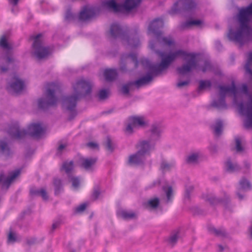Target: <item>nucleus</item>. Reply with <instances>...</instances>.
Wrapping results in <instances>:
<instances>
[{
  "mask_svg": "<svg viewBox=\"0 0 252 252\" xmlns=\"http://www.w3.org/2000/svg\"><path fill=\"white\" fill-rule=\"evenodd\" d=\"M158 41L164 46H170L174 44L175 42L171 37H162L161 35L159 37H156Z\"/></svg>",
  "mask_w": 252,
  "mask_h": 252,
  "instance_id": "7c9ffc66",
  "label": "nucleus"
},
{
  "mask_svg": "<svg viewBox=\"0 0 252 252\" xmlns=\"http://www.w3.org/2000/svg\"><path fill=\"white\" fill-rule=\"evenodd\" d=\"M160 184V180H157L156 181H154L152 183H151L150 185H149V186L147 187V188L152 189L153 188L156 187L157 186L159 185Z\"/></svg>",
  "mask_w": 252,
  "mask_h": 252,
  "instance_id": "13d9d810",
  "label": "nucleus"
},
{
  "mask_svg": "<svg viewBox=\"0 0 252 252\" xmlns=\"http://www.w3.org/2000/svg\"><path fill=\"white\" fill-rule=\"evenodd\" d=\"M7 241L8 242H15L16 241V234L12 232H10L8 236Z\"/></svg>",
  "mask_w": 252,
  "mask_h": 252,
  "instance_id": "5fc2aeb1",
  "label": "nucleus"
},
{
  "mask_svg": "<svg viewBox=\"0 0 252 252\" xmlns=\"http://www.w3.org/2000/svg\"><path fill=\"white\" fill-rule=\"evenodd\" d=\"M20 169H17L12 171L7 177H6L3 173H1L0 174V184H1V189L5 190H8L11 184L14 180L20 175Z\"/></svg>",
  "mask_w": 252,
  "mask_h": 252,
  "instance_id": "f8f14e48",
  "label": "nucleus"
},
{
  "mask_svg": "<svg viewBox=\"0 0 252 252\" xmlns=\"http://www.w3.org/2000/svg\"><path fill=\"white\" fill-rule=\"evenodd\" d=\"M129 120L131 122L133 126H143L146 123L142 117L132 116L129 118Z\"/></svg>",
  "mask_w": 252,
  "mask_h": 252,
  "instance_id": "c85d7f7f",
  "label": "nucleus"
},
{
  "mask_svg": "<svg viewBox=\"0 0 252 252\" xmlns=\"http://www.w3.org/2000/svg\"><path fill=\"white\" fill-rule=\"evenodd\" d=\"M198 158V156L197 154H193L188 157L187 162L189 163L195 162L197 161Z\"/></svg>",
  "mask_w": 252,
  "mask_h": 252,
  "instance_id": "8fccbe9b",
  "label": "nucleus"
},
{
  "mask_svg": "<svg viewBox=\"0 0 252 252\" xmlns=\"http://www.w3.org/2000/svg\"><path fill=\"white\" fill-rule=\"evenodd\" d=\"M102 6L109 11L122 12L125 10L129 11L132 10L134 5H132L131 0H126L123 4L117 3L115 0H107L102 1Z\"/></svg>",
  "mask_w": 252,
  "mask_h": 252,
  "instance_id": "9d476101",
  "label": "nucleus"
},
{
  "mask_svg": "<svg viewBox=\"0 0 252 252\" xmlns=\"http://www.w3.org/2000/svg\"><path fill=\"white\" fill-rule=\"evenodd\" d=\"M157 75H155L153 73L147 72L146 75L143 76L136 81H132L134 85H135L137 88L141 86L148 84L153 79V78Z\"/></svg>",
  "mask_w": 252,
  "mask_h": 252,
  "instance_id": "aec40b11",
  "label": "nucleus"
},
{
  "mask_svg": "<svg viewBox=\"0 0 252 252\" xmlns=\"http://www.w3.org/2000/svg\"><path fill=\"white\" fill-rule=\"evenodd\" d=\"M109 33L112 38H120L131 48L137 47L140 44L137 29L127 32L119 24L113 23L111 26Z\"/></svg>",
  "mask_w": 252,
  "mask_h": 252,
  "instance_id": "20e7f679",
  "label": "nucleus"
},
{
  "mask_svg": "<svg viewBox=\"0 0 252 252\" xmlns=\"http://www.w3.org/2000/svg\"><path fill=\"white\" fill-rule=\"evenodd\" d=\"M134 85L132 81L127 82L126 84L124 85L121 89L122 93L125 95H127L129 94V88Z\"/></svg>",
  "mask_w": 252,
  "mask_h": 252,
  "instance_id": "37998d69",
  "label": "nucleus"
},
{
  "mask_svg": "<svg viewBox=\"0 0 252 252\" xmlns=\"http://www.w3.org/2000/svg\"><path fill=\"white\" fill-rule=\"evenodd\" d=\"M130 59L131 61L135 64V66L136 67L138 66V61L137 60V55L135 53H125L122 55L121 57V65L120 67V70L122 72H126L127 71L126 67L125 64L126 61Z\"/></svg>",
  "mask_w": 252,
  "mask_h": 252,
  "instance_id": "2eb2a0df",
  "label": "nucleus"
},
{
  "mask_svg": "<svg viewBox=\"0 0 252 252\" xmlns=\"http://www.w3.org/2000/svg\"><path fill=\"white\" fill-rule=\"evenodd\" d=\"M226 170L229 172H234L239 171L241 168L237 163H233L230 158L227 159L225 163Z\"/></svg>",
  "mask_w": 252,
  "mask_h": 252,
  "instance_id": "b1692460",
  "label": "nucleus"
},
{
  "mask_svg": "<svg viewBox=\"0 0 252 252\" xmlns=\"http://www.w3.org/2000/svg\"><path fill=\"white\" fill-rule=\"evenodd\" d=\"M211 128L214 130V134L217 136H220L222 132V122L220 120L217 121L215 125L211 126Z\"/></svg>",
  "mask_w": 252,
  "mask_h": 252,
  "instance_id": "c756f323",
  "label": "nucleus"
},
{
  "mask_svg": "<svg viewBox=\"0 0 252 252\" xmlns=\"http://www.w3.org/2000/svg\"><path fill=\"white\" fill-rule=\"evenodd\" d=\"M73 88L76 94L64 96L63 98V105L66 106V109L70 111L69 121L73 119L77 115V112L75 108L80 96L82 94L87 95L91 94L92 86L89 82L80 80L73 85Z\"/></svg>",
  "mask_w": 252,
  "mask_h": 252,
  "instance_id": "f03ea898",
  "label": "nucleus"
},
{
  "mask_svg": "<svg viewBox=\"0 0 252 252\" xmlns=\"http://www.w3.org/2000/svg\"><path fill=\"white\" fill-rule=\"evenodd\" d=\"M145 157L136 152L129 156L127 161L129 165H143L145 163Z\"/></svg>",
  "mask_w": 252,
  "mask_h": 252,
  "instance_id": "f3484780",
  "label": "nucleus"
},
{
  "mask_svg": "<svg viewBox=\"0 0 252 252\" xmlns=\"http://www.w3.org/2000/svg\"><path fill=\"white\" fill-rule=\"evenodd\" d=\"M162 190L166 194L167 198V202L172 201L173 197V189L171 186H163L162 187Z\"/></svg>",
  "mask_w": 252,
  "mask_h": 252,
  "instance_id": "473e14b6",
  "label": "nucleus"
},
{
  "mask_svg": "<svg viewBox=\"0 0 252 252\" xmlns=\"http://www.w3.org/2000/svg\"><path fill=\"white\" fill-rule=\"evenodd\" d=\"M150 47L151 49L154 50L155 53L161 57V60L159 63L153 64L148 59H142L141 60L142 65L148 69V72L153 73L155 75H158L161 72L168 68L170 65V53L166 54L164 52L155 49V44L154 41L150 43Z\"/></svg>",
  "mask_w": 252,
  "mask_h": 252,
  "instance_id": "39448f33",
  "label": "nucleus"
},
{
  "mask_svg": "<svg viewBox=\"0 0 252 252\" xmlns=\"http://www.w3.org/2000/svg\"><path fill=\"white\" fill-rule=\"evenodd\" d=\"M235 143H236V149L237 152H241L243 151V147L241 145V138L236 136L235 137Z\"/></svg>",
  "mask_w": 252,
  "mask_h": 252,
  "instance_id": "de8ad7c7",
  "label": "nucleus"
},
{
  "mask_svg": "<svg viewBox=\"0 0 252 252\" xmlns=\"http://www.w3.org/2000/svg\"><path fill=\"white\" fill-rule=\"evenodd\" d=\"M211 68V64L209 61L205 60L203 65L201 67V70L203 72H205Z\"/></svg>",
  "mask_w": 252,
  "mask_h": 252,
  "instance_id": "09e8293b",
  "label": "nucleus"
},
{
  "mask_svg": "<svg viewBox=\"0 0 252 252\" xmlns=\"http://www.w3.org/2000/svg\"><path fill=\"white\" fill-rule=\"evenodd\" d=\"M197 0H177L173 5L169 13L171 14L182 12L192 13L197 9Z\"/></svg>",
  "mask_w": 252,
  "mask_h": 252,
  "instance_id": "6e6552de",
  "label": "nucleus"
},
{
  "mask_svg": "<svg viewBox=\"0 0 252 252\" xmlns=\"http://www.w3.org/2000/svg\"><path fill=\"white\" fill-rule=\"evenodd\" d=\"M29 195L32 198L41 196L44 200H47L49 198L46 189L43 188L37 189L35 187H32L30 189Z\"/></svg>",
  "mask_w": 252,
  "mask_h": 252,
  "instance_id": "6ab92c4d",
  "label": "nucleus"
},
{
  "mask_svg": "<svg viewBox=\"0 0 252 252\" xmlns=\"http://www.w3.org/2000/svg\"><path fill=\"white\" fill-rule=\"evenodd\" d=\"M35 240H36L34 238H31L30 239H28L27 240V243L29 245H32L33 244L35 243Z\"/></svg>",
  "mask_w": 252,
  "mask_h": 252,
  "instance_id": "774afa93",
  "label": "nucleus"
},
{
  "mask_svg": "<svg viewBox=\"0 0 252 252\" xmlns=\"http://www.w3.org/2000/svg\"><path fill=\"white\" fill-rule=\"evenodd\" d=\"M240 92L248 94H249V89L247 85L246 84H243L240 88Z\"/></svg>",
  "mask_w": 252,
  "mask_h": 252,
  "instance_id": "4d7b16f0",
  "label": "nucleus"
},
{
  "mask_svg": "<svg viewBox=\"0 0 252 252\" xmlns=\"http://www.w3.org/2000/svg\"><path fill=\"white\" fill-rule=\"evenodd\" d=\"M98 97L100 99H106L108 97L107 91L105 89L100 90L98 93Z\"/></svg>",
  "mask_w": 252,
  "mask_h": 252,
  "instance_id": "864d4df0",
  "label": "nucleus"
},
{
  "mask_svg": "<svg viewBox=\"0 0 252 252\" xmlns=\"http://www.w3.org/2000/svg\"><path fill=\"white\" fill-rule=\"evenodd\" d=\"M73 168L74 164L73 161L69 162L64 161L63 163L61 170H64L67 174V177H71V175H72V171Z\"/></svg>",
  "mask_w": 252,
  "mask_h": 252,
  "instance_id": "bb28decb",
  "label": "nucleus"
},
{
  "mask_svg": "<svg viewBox=\"0 0 252 252\" xmlns=\"http://www.w3.org/2000/svg\"><path fill=\"white\" fill-rule=\"evenodd\" d=\"M66 146L63 144L60 145L57 149V155L60 156L62 151L65 148Z\"/></svg>",
  "mask_w": 252,
  "mask_h": 252,
  "instance_id": "680f3d73",
  "label": "nucleus"
},
{
  "mask_svg": "<svg viewBox=\"0 0 252 252\" xmlns=\"http://www.w3.org/2000/svg\"><path fill=\"white\" fill-rule=\"evenodd\" d=\"M99 12V9L96 7H89L85 6L80 12L78 19L80 21H85L94 17Z\"/></svg>",
  "mask_w": 252,
  "mask_h": 252,
  "instance_id": "ddd939ff",
  "label": "nucleus"
},
{
  "mask_svg": "<svg viewBox=\"0 0 252 252\" xmlns=\"http://www.w3.org/2000/svg\"><path fill=\"white\" fill-rule=\"evenodd\" d=\"M193 187L192 186H189L188 187H186V191L185 193V199H187L189 200L190 199V194L191 192L193 190Z\"/></svg>",
  "mask_w": 252,
  "mask_h": 252,
  "instance_id": "603ef678",
  "label": "nucleus"
},
{
  "mask_svg": "<svg viewBox=\"0 0 252 252\" xmlns=\"http://www.w3.org/2000/svg\"><path fill=\"white\" fill-rule=\"evenodd\" d=\"M159 203V199L158 197H155L149 199L145 203V205L147 208L157 209L158 207Z\"/></svg>",
  "mask_w": 252,
  "mask_h": 252,
  "instance_id": "72a5a7b5",
  "label": "nucleus"
},
{
  "mask_svg": "<svg viewBox=\"0 0 252 252\" xmlns=\"http://www.w3.org/2000/svg\"><path fill=\"white\" fill-rule=\"evenodd\" d=\"M106 149L110 152V153H112L115 148V145L113 143L111 137L109 136H107L106 138V141L104 144Z\"/></svg>",
  "mask_w": 252,
  "mask_h": 252,
  "instance_id": "4c0bfd02",
  "label": "nucleus"
},
{
  "mask_svg": "<svg viewBox=\"0 0 252 252\" xmlns=\"http://www.w3.org/2000/svg\"><path fill=\"white\" fill-rule=\"evenodd\" d=\"M202 198L206 201H208L212 205H216L220 203H223L224 201L222 199L217 198L213 195L208 194L202 195Z\"/></svg>",
  "mask_w": 252,
  "mask_h": 252,
  "instance_id": "393cba45",
  "label": "nucleus"
},
{
  "mask_svg": "<svg viewBox=\"0 0 252 252\" xmlns=\"http://www.w3.org/2000/svg\"><path fill=\"white\" fill-rule=\"evenodd\" d=\"M151 132L152 133V136H156V140H157L160 137V134L161 131L158 126L153 125L152 126Z\"/></svg>",
  "mask_w": 252,
  "mask_h": 252,
  "instance_id": "a19ab883",
  "label": "nucleus"
},
{
  "mask_svg": "<svg viewBox=\"0 0 252 252\" xmlns=\"http://www.w3.org/2000/svg\"><path fill=\"white\" fill-rule=\"evenodd\" d=\"M43 132V129L39 123H33L30 124L27 130L21 129L18 122L12 123L8 130V133L12 138L23 140L28 134L33 137H40Z\"/></svg>",
  "mask_w": 252,
  "mask_h": 252,
  "instance_id": "7ed1b4c3",
  "label": "nucleus"
},
{
  "mask_svg": "<svg viewBox=\"0 0 252 252\" xmlns=\"http://www.w3.org/2000/svg\"><path fill=\"white\" fill-rule=\"evenodd\" d=\"M208 229L210 233L214 234L217 236L225 237L226 236V232L224 229H218L213 226H209Z\"/></svg>",
  "mask_w": 252,
  "mask_h": 252,
  "instance_id": "c9c22d12",
  "label": "nucleus"
},
{
  "mask_svg": "<svg viewBox=\"0 0 252 252\" xmlns=\"http://www.w3.org/2000/svg\"><path fill=\"white\" fill-rule=\"evenodd\" d=\"M240 189L244 190H249L252 189V185L246 178H242L239 181Z\"/></svg>",
  "mask_w": 252,
  "mask_h": 252,
  "instance_id": "f704fd0d",
  "label": "nucleus"
},
{
  "mask_svg": "<svg viewBox=\"0 0 252 252\" xmlns=\"http://www.w3.org/2000/svg\"><path fill=\"white\" fill-rule=\"evenodd\" d=\"M0 47L7 50L5 55L0 57V70L1 73H4L8 70L9 64L14 62L10 51L12 47L8 43L5 35H3L0 40Z\"/></svg>",
  "mask_w": 252,
  "mask_h": 252,
  "instance_id": "0eeeda50",
  "label": "nucleus"
},
{
  "mask_svg": "<svg viewBox=\"0 0 252 252\" xmlns=\"http://www.w3.org/2000/svg\"><path fill=\"white\" fill-rule=\"evenodd\" d=\"M215 47L217 50L220 51L222 48V45L220 41L217 40L215 42Z\"/></svg>",
  "mask_w": 252,
  "mask_h": 252,
  "instance_id": "0e129e2a",
  "label": "nucleus"
},
{
  "mask_svg": "<svg viewBox=\"0 0 252 252\" xmlns=\"http://www.w3.org/2000/svg\"><path fill=\"white\" fill-rule=\"evenodd\" d=\"M104 76L107 81L111 82L117 78L118 73L115 69H106L104 72Z\"/></svg>",
  "mask_w": 252,
  "mask_h": 252,
  "instance_id": "5701e85b",
  "label": "nucleus"
},
{
  "mask_svg": "<svg viewBox=\"0 0 252 252\" xmlns=\"http://www.w3.org/2000/svg\"><path fill=\"white\" fill-rule=\"evenodd\" d=\"M60 225H61L60 221L58 220V221H54L52 225V227H51V230L50 231V233H53L54 232V231L56 228H57L58 227L60 226Z\"/></svg>",
  "mask_w": 252,
  "mask_h": 252,
  "instance_id": "6e6d98bb",
  "label": "nucleus"
},
{
  "mask_svg": "<svg viewBox=\"0 0 252 252\" xmlns=\"http://www.w3.org/2000/svg\"><path fill=\"white\" fill-rule=\"evenodd\" d=\"M163 26V22L161 19H156L154 20L148 27V31L156 35V37H159V35L162 34L160 31Z\"/></svg>",
  "mask_w": 252,
  "mask_h": 252,
  "instance_id": "dca6fc26",
  "label": "nucleus"
},
{
  "mask_svg": "<svg viewBox=\"0 0 252 252\" xmlns=\"http://www.w3.org/2000/svg\"><path fill=\"white\" fill-rule=\"evenodd\" d=\"M189 83V81H180L177 83V86L178 87L180 88L184 86L188 85Z\"/></svg>",
  "mask_w": 252,
  "mask_h": 252,
  "instance_id": "e2e57ef3",
  "label": "nucleus"
},
{
  "mask_svg": "<svg viewBox=\"0 0 252 252\" xmlns=\"http://www.w3.org/2000/svg\"><path fill=\"white\" fill-rule=\"evenodd\" d=\"M77 15L71 11V8L68 7L65 12L64 20L67 22H70L75 21L77 19Z\"/></svg>",
  "mask_w": 252,
  "mask_h": 252,
  "instance_id": "2f4dec72",
  "label": "nucleus"
},
{
  "mask_svg": "<svg viewBox=\"0 0 252 252\" xmlns=\"http://www.w3.org/2000/svg\"><path fill=\"white\" fill-rule=\"evenodd\" d=\"M14 81L10 84V90L15 93L21 92L25 88L24 82L18 77H14Z\"/></svg>",
  "mask_w": 252,
  "mask_h": 252,
  "instance_id": "a211bd4d",
  "label": "nucleus"
},
{
  "mask_svg": "<svg viewBox=\"0 0 252 252\" xmlns=\"http://www.w3.org/2000/svg\"><path fill=\"white\" fill-rule=\"evenodd\" d=\"M87 146L92 149H94L95 148H98V144L93 142H90L88 143L87 144Z\"/></svg>",
  "mask_w": 252,
  "mask_h": 252,
  "instance_id": "bf43d9fd",
  "label": "nucleus"
},
{
  "mask_svg": "<svg viewBox=\"0 0 252 252\" xmlns=\"http://www.w3.org/2000/svg\"><path fill=\"white\" fill-rule=\"evenodd\" d=\"M209 150L212 153H215L217 152V146L216 145H212L209 147Z\"/></svg>",
  "mask_w": 252,
  "mask_h": 252,
  "instance_id": "69168bd1",
  "label": "nucleus"
},
{
  "mask_svg": "<svg viewBox=\"0 0 252 252\" xmlns=\"http://www.w3.org/2000/svg\"><path fill=\"white\" fill-rule=\"evenodd\" d=\"M69 180L72 182V186L74 188H78L80 184V181L78 177H75L71 175V177H68Z\"/></svg>",
  "mask_w": 252,
  "mask_h": 252,
  "instance_id": "49530a36",
  "label": "nucleus"
},
{
  "mask_svg": "<svg viewBox=\"0 0 252 252\" xmlns=\"http://www.w3.org/2000/svg\"><path fill=\"white\" fill-rule=\"evenodd\" d=\"M174 162L169 163L165 161H162L160 165V168L163 171H166L169 170L172 167H174Z\"/></svg>",
  "mask_w": 252,
  "mask_h": 252,
  "instance_id": "c03bdc74",
  "label": "nucleus"
},
{
  "mask_svg": "<svg viewBox=\"0 0 252 252\" xmlns=\"http://www.w3.org/2000/svg\"><path fill=\"white\" fill-rule=\"evenodd\" d=\"M55 195H58L63 190L62 180L59 178H54L53 180Z\"/></svg>",
  "mask_w": 252,
  "mask_h": 252,
  "instance_id": "a878e982",
  "label": "nucleus"
},
{
  "mask_svg": "<svg viewBox=\"0 0 252 252\" xmlns=\"http://www.w3.org/2000/svg\"><path fill=\"white\" fill-rule=\"evenodd\" d=\"M42 34L38 33L35 36H31L33 40L32 45V54L38 59H44L49 55L50 48L43 46L42 41L41 39Z\"/></svg>",
  "mask_w": 252,
  "mask_h": 252,
  "instance_id": "1a4fd4ad",
  "label": "nucleus"
},
{
  "mask_svg": "<svg viewBox=\"0 0 252 252\" xmlns=\"http://www.w3.org/2000/svg\"><path fill=\"white\" fill-rule=\"evenodd\" d=\"M87 204L85 203H82L77 206L75 209V213H81L84 212L86 209Z\"/></svg>",
  "mask_w": 252,
  "mask_h": 252,
  "instance_id": "3c124183",
  "label": "nucleus"
},
{
  "mask_svg": "<svg viewBox=\"0 0 252 252\" xmlns=\"http://www.w3.org/2000/svg\"><path fill=\"white\" fill-rule=\"evenodd\" d=\"M0 151L7 156H10L11 154L10 149L7 143L1 140H0Z\"/></svg>",
  "mask_w": 252,
  "mask_h": 252,
  "instance_id": "58836bf2",
  "label": "nucleus"
},
{
  "mask_svg": "<svg viewBox=\"0 0 252 252\" xmlns=\"http://www.w3.org/2000/svg\"><path fill=\"white\" fill-rule=\"evenodd\" d=\"M117 214L119 217L125 220H132L136 217V214L134 212L123 209L119 211Z\"/></svg>",
  "mask_w": 252,
  "mask_h": 252,
  "instance_id": "4be33fe9",
  "label": "nucleus"
},
{
  "mask_svg": "<svg viewBox=\"0 0 252 252\" xmlns=\"http://www.w3.org/2000/svg\"><path fill=\"white\" fill-rule=\"evenodd\" d=\"M58 98L55 95L53 89H47L46 98H40L38 99V107L43 111L47 110L50 107L56 106Z\"/></svg>",
  "mask_w": 252,
  "mask_h": 252,
  "instance_id": "9b49d317",
  "label": "nucleus"
},
{
  "mask_svg": "<svg viewBox=\"0 0 252 252\" xmlns=\"http://www.w3.org/2000/svg\"><path fill=\"white\" fill-rule=\"evenodd\" d=\"M252 64V52H250L249 54L247 62L245 65V69L246 72L250 75V78L252 79V69L251 66Z\"/></svg>",
  "mask_w": 252,
  "mask_h": 252,
  "instance_id": "e433bc0d",
  "label": "nucleus"
},
{
  "mask_svg": "<svg viewBox=\"0 0 252 252\" xmlns=\"http://www.w3.org/2000/svg\"><path fill=\"white\" fill-rule=\"evenodd\" d=\"M101 193L100 189L99 186H96L94 187L93 193L92 194V198L94 200L98 199L99 196Z\"/></svg>",
  "mask_w": 252,
  "mask_h": 252,
  "instance_id": "a18cd8bd",
  "label": "nucleus"
},
{
  "mask_svg": "<svg viewBox=\"0 0 252 252\" xmlns=\"http://www.w3.org/2000/svg\"><path fill=\"white\" fill-rule=\"evenodd\" d=\"M179 237V232L177 231L171 234L168 239V242L173 247L177 242Z\"/></svg>",
  "mask_w": 252,
  "mask_h": 252,
  "instance_id": "ea45409f",
  "label": "nucleus"
},
{
  "mask_svg": "<svg viewBox=\"0 0 252 252\" xmlns=\"http://www.w3.org/2000/svg\"><path fill=\"white\" fill-rule=\"evenodd\" d=\"M220 97L218 100L213 101L212 105L218 109L226 108L225 95L227 93H231L234 95V102L237 105L239 113L246 117L244 126L246 129L252 127V97L249 101L244 104L243 102L237 103L236 95L238 93V89L235 82L232 81L231 86H220Z\"/></svg>",
  "mask_w": 252,
  "mask_h": 252,
  "instance_id": "f257e3e1",
  "label": "nucleus"
},
{
  "mask_svg": "<svg viewBox=\"0 0 252 252\" xmlns=\"http://www.w3.org/2000/svg\"><path fill=\"white\" fill-rule=\"evenodd\" d=\"M203 24V21L201 20H188L186 22H183L180 25V28L182 30L189 28L192 26H199Z\"/></svg>",
  "mask_w": 252,
  "mask_h": 252,
  "instance_id": "cd10ccee",
  "label": "nucleus"
},
{
  "mask_svg": "<svg viewBox=\"0 0 252 252\" xmlns=\"http://www.w3.org/2000/svg\"><path fill=\"white\" fill-rule=\"evenodd\" d=\"M133 127L134 126H132V124H131V122H130L126 128V131L129 133H132L133 132Z\"/></svg>",
  "mask_w": 252,
  "mask_h": 252,
  "instance_id": "052dcab7",
  "label": "nucleus"
},
{
  "mask_svg": "<svg viewBox=\"0 0 252 252\" xmlns=\"http://www.w3.org/2000/svg\"><path fill=\"white\" fill-rule=\"evenodd\" d=\"M81 161V167L87 170H89L92 169V167L95 164L97 161V158L96 157L83 158Z\"/></svg>",
  "mask_w": 252,
  "mask_h": 252,
  "instance_id": "412c9836",
  "label": "nucleus"
},
{
  "mask_svg": "<svg viewBox=\"0 0 252 252\" xmlns=\"http://www.w3.org/2000/svg\"><path fill=\"white\" fill-rule=\"evenodd\" d=\"M212 86V83L210 80H200L199 81V86L198 88V91H200L206 88L210 87Z\"/></svg>",
  "mask_w": 252,
  "mask_h": 252,
  "instance_id": "79ce46f5",
  "label": "nucleus"
},
{
  "mask_svg": "<svg viewBox=\"0 0 252 252\" xmlns=\"http://www.w3.org/2000/svg\"><path fill=\"white\" fill-rule=\"evenodd\" d=\"M132 5H134V8L137 7L141 3V0H131Z\"/></svg>",
  "mask_w": 252,
  "mask_h": 252,
  "instance_id": "338daca9",
  "label": "nucleus"
},
{
  "mask_svg": "<svg viewBox=\"0 0 252 252\" xmlns=\"http://www.w3.org/2000/svg\"><path fill=\"white\" fill-rule=\"evenodd\" d=\"M149 140H140L136 145V148L138 153L145 157L146 155H150V151L154 149L155 145H151Z\"/></svg>",
  "mask_w": 252,
  "mask_h": 252,
  "instance_id": "4468645a",
  "label": "nucleus"
},
{
  "mask_svg": "<svg viewBox=\"0 0 252 252\" xmlns=\"http://www.w3.org/2000/svg\"><path fill=\"white\" fill-rule=\"evenodd\" d=\"M197 54L194 53H188L182 49L177 50L174 52L170 53V64L177 58L182 57L184 60H188L187 63L183 64L181 66L177 68L178 73L183 75L196 68L198 66L196 60Z\"/></svg>",
  "mask_w": 252,
  "mask_h": 252,
  "instance_id": "423d86ee",
  "label": "nucleus"
}]
</instances>
